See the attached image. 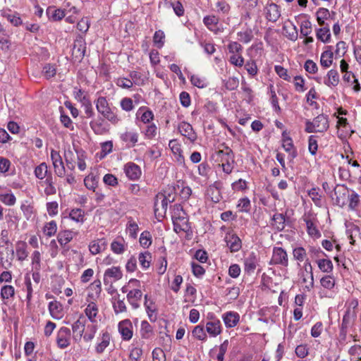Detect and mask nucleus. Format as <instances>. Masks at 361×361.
I'll list each match as a JSON object with an SVG mask.
<instances>
[{"label": "nucleus", "mask_w": 361, "mask_h": 361, "mask_svg": "<svg viewBox=\"0 0 361 361\" xmlns=\"http://www.w3.org/2000/svg\"><path fill=\"white\" fill-rule=\"evenodd\" d=\"M318 149V144L317 137L315 135H310L308 139V150L312 155L317 154Z\"/></svg>", "instance_id": "e2e57ef3"}, {"label": "nucleus", "mask_w": 361, "mask_h": 361, "mask_svg": "<svg viewBox=\"0 0 361 361\" xmlns=\"http://www.w3.org/2000/svg\"><path fill=\"white\" fill-rule=\"evenodd\" d=\"M192 335L196 339L202 341H205L207 338L206 331L202 325H197L195 326L192 331Z\"/></svg>", "instance_id": "37998d69"}, {"label": "nucleus", "mask_w": 361, "mask_h": 361, "mask_svg": "<svg viewBox=\"0 0 361 361\" xmlns=\"http://www.w3.org/2000/svg\"><path fill=\"white\" fill-rule=\"evenodd\" d=\"M335 195L338 193L342 194L341 197H336V203L338 205L343 206L345 204L346 197L349 198V207L351 209H355L359 203V197L355 193H352L350 196L348 194V192L343 186H337L334 190Z\"/></svg>", "instance_id": "20e7f679"}, {"label": "nucleus", "mask_w": 361, "mask_h": 361, "mask_svg": "<svg viewBox=\"0 0 361 361\" xmlns=\"http://www.w3.org/2000/svg\"><path fill=\"white\" fill-rule=\"evenodd\" d=\"M173 227H174V231L176 233H178L181 231H187L188 229H189V226H188V219H182V221L180 220V221H173Z\"/></svg>", "instance_id": "3c124183"}, {"label": "nucleus", "mask_w": 361, "mask_h": 361, "mask_svg": "<svg viewBox=\"0 0 361 361\" xmlns=\"http://www.w3.org/2000/svg\"><path fill=\"white\" fill-rule=\"evenodd\" d=\"M85 329V320L82 316H80L72 325L73 333L77 334V335L74 337L75 340H80L82 338Z\"/></svg>", "instance_id": "412c9836"}, {"label": "nucleus", "mask_w": 361, "mask_h": 361, "mask_svg": "<svg viewBox=\"0 0 361 361\" xmlns=\"http://www.w3.org/2000/svg\"><path fill=\"white\" fill-rule=\"evenodd\" d=\"M114 312L117 314L126 312L127 307L123 300L115 299L113 302Z\"/></svg>", "instance_id": "6e6d98bb"}, {"label": "nucleus", "mask_w": 361, "mask_h": 361, "mask_svg": "<svg viewBox=\"0 0 361 361\" xmlns=\"http://www.w3.org/2000/svg\"><path fill=\"white\" fill-rule=\"evenodd\" d=\"M165 38L164 32L162 30H157L155 32L153 41L154 43L157 46L158 48H161L164 46Z\"/></svg>", "instance_id": "0e129e2a"}, {"label": "nucleus", "mask_w": 361, "mask_h": 361, "mask_svg": "<svg viewBox=\"0 0 361 361\" xmlns=\"http://www.w3.org/2000/svg\"><path fill=\"white\" fill-rule=\"evenodd\" d=\"M97 183V178L92 173L87 176L84 179V183L86 188L89 190H92L93 191H95Z\"/></svg>", "instance_id": "de8ad7c7"}, {"label": "nucleus", "mask_w": 361, "mask_h": 361, "mask_svg": "<svg viewBox=\"0 0 361 361\" xmlns=\"http://www.w3.org/2000/svg\"><path fill=\"white\" fill-rule=\"evenodd\" d=\"M331 37L330 29L328 25H324L323 27L317 30V38L322 42H329Z\"/></svg>", "instance_id": "c9c22d12"}, {"label": "nucleus", "mask_w": 361, "mask_h": 361, "mask_svg": "<svg viewBox=\"0 0 361 361\" xmlns=\"http://www.w3.org/2000/svg\"><path fill=\"white\" fill-rule=\"evenodd\" d=\"M97 331V325H94V324L88 325L87 327V331L83 335L84 341L86 342L91 341L94 338Z\"/></svg>", "instance_id": "5fc2aeb1"}, {"label": "nucleus", "mask_w": 361, "mask_h": 361, "mask_svg": "<svg viewBox=\"0 0 361 361\" xmlns=\"http://www.w3.org/2000/svg\"><path fill=\"white\" fill-rule=\"evenodd\" d=\"M216 159L221 162V166L224 173L229 174L232 172L234 165V154L228 147L224 149H219L216 152Z\"/></svg>", "instance_id": "f03ea898"}, {"label": "nucleus", "mask_w": 361, "mask_h": 361, "mask_svg": "<svg viewBox=\"0 0 361 361\" xmlns=\"http://www.w3.org/2000/svg\"><path fill=\"white\" fill-rule=\"evenodd\" d=\"M51 159L56 174L59 177H62L65 174V167L59 152L52 149L51 151Z\"/></svg>", "instance_id": "9b49d317"}, {"label": "nucleus", "mask_w": 361, "mask_h": 361, "mask_svg": "<svg viewBox=\"0 0 361 361\" xmlns=\"http://www.w3.org/2000/svg\"><path fill=\"white\" fill-rule=\"evenodd\" d=\"M282 146L285 151L290 153L292 158H295L296 157V152L294 149L293 141L290 137H288L284 138Z\"/></svg>", "instance_id": "8fccbe9b"}, {"label": "nucleus", "mask_w": 361, "mask_h": 361, "mask_svg": "<svg viewBox=\"0 0 361 361\" xmlns=\"http://www.w3.org/2000/svg\"><path fill=\"white\" fill-rule=\"evenodd\" d=\"M118 331L124 341H129L133 336V326L128 319H123L118 324Z\"/></svg>", "instance_id": "39448f33"}, {"label": "nucleus", "mask_w": 361, "mask_h": 361, "mask_svg": "<svg viewBox=\"0 0 361 361\" xmlns=\"http://www.w3.org/2000/svg\"><path fill=\"white\" fill-rule=\"evenodd\" d=\"M321 285L327 289H332L335 286V281L331 276H325L320 280Z\"/></svg>", "instance_id": "338daca9"}, {"label": "nucleus", "mask_w": 361, "mask_h": 361, "mask_svg": "<svg viewBox=\"0 0 361 361\" xmlns=\"http://www.w3.org/2000/svg\"><path fill=\"white\" fill-rule=\"evenodd\" d=\"M183 219H188L186 214L183 209V207L180 204H175L173 209L172 213V220L175 221H182Z\"/></svg>", "instance_id": "a19ab883"}, {"label": "nucleus", "mask_w": 361, "mask_h": 361, "mask_svg": "<svg viewBox=\"0 0 361 361\" xmlns=\"http://www.w3.org/2000/svg\"><path fill=\"white\" fill-rule=\"evenodd\" d=\"M0 202L7 206H13L16 202V198L13 192H0Z\"/></svg>", "instance_id": "58836bf2"}, {"label": "nucleus", "mask_w": 361, "mask_h": 361, "mask_svg": "<svg viewBox=\"0 0 361 361\" xmlns=\"http://www.w3.org/2000/svg\"><path fill=\"white\" fill-rule=\"evenodd\" d=\"M178 130L182 135L187 137L191 142H194L197 139V135L189 123L180 122L178 126Z\"/></svg>", "instance_id": "dca6fc26"}, {"label": "nucleus", "mask_w": 361, "mask_h": 361, "mask_svg": "<svg viewBox=\"0 0 361 361\" xmlns=\"http://www.w3.org/2000/svg\"><path fill=\"white\" fill-rule=\"evenodd\" d=\"M16 252L19 261L25 260L28 256L26 243L24 241H18L16 245Z\"/></svg>", "instance_id": "7c9ffc66"}, {"label": "nucleus", "mask_w": 361, "mask_h": 361, "mask_svg": "<svg viewBox=\"0 0 361 361\" xmlns=\"http://www.w3.org/2000/svg\"><path fill=\"white\" fill-rule=\"evenodd\" d=\"M302 273H306L307 275L309 276L310 281L309 284L305 285V288L308 290H311L314 286V276L312 273V267L311 263L307 260L306 261L304 266V271Z\"/></svg>", "instance_id": "a18cd8bd"}, {"label": "nucleus", "mask_w": 361, "mask_h": 361, "mask_svg": "<svg viewBox=\"0 0 361 361\" xmlns=\"http://www.w3.org/2000/svg\"><path fill=\"white\" fill-rule=\"evenodd\" d=\"M152 354L153 361H166V355L164 350L161 348H154Z\"/></svg>", "instance_id": "774afa93"}, {"label": "nucleus", "mask_w": 361, "mask_h": 361, "mask_svg": "<svg viewBox=\"0 0 361 361\" xmlns=\"http://www.w3.org/2000/svg\"><path fill=\"white\" fill-rule=\"evenodd\" d=\"M56 68L54 65L48 63L44 66L42 70V74L47 79L53 78L56 75Z\"/></svg>", "instance_id": "13d9d810"}, {"label": "nucleus", "mask_w": 361, "mask_h": 361, "mask_svg": "<svg viewBox=\"0 0 361 361\" xmlns=\"http://www.w3.org/2000/svg\"><path fill=\"white\" fill-rule=\"evenodd\" d=\"M127 247V244L123 238H117L115 239L111 243V251L117 255L123 254Z\"/></svg>", "instance_id": "c85d7f7f"}, {"label": "nucleus", "mask_w": 361, "mask_h": 361, "mask_svg": "<svg viewBox=\"0 0 361 361\" xmlns=\"http://www.w3.org/2000/svg\"><path fill=\"white\" fill-rule=\"evenodd\" d=\"M111 338V334L107 331H102L97 338V343L95 346V351L99 354L102 353L109 345Z\"/></svg>", "instance_id": "ddd939ff"}, {"label": "nucleus", "mask_w": 361, "mask_h": 361, "mask_svg": "<svg viewBox=\"0 0 361 361\" xmlns=\"http://www.w3.org/2000/svg\"><path fill=\"white\" fill-rule=\"evenodd\" d=\"M94 103L97 112L112 124H117L121 121L114 111V108L110 106L106 97H99Z\"/></svg>", "instance_id": "f257e3e1"}, {"label": "nucleus", "mask_w": 361, "mask_h": 361, "mask_svg": "<svg viewBox=\"0 0 361 361\" xmlns=\"http://www.w3.org/2000/svg\"><path fill=\"white\" fill-rule=\"evenodd\" d=\"M319 269L323 272L330 273L333 270V264L330 259H321L317 260Z\"/></svg>", "instance_id": "49530a36"}, {"label": "nucleus", "mask_w": 361, "mask_h": 361, "mask_svg": "<svg viewBox=\"0 0 361 361\" xmlns=\"http://www.w3.org/2000/svg\"><path fill=\"white\" fill-rule=\"evenodd\" d=\"M203 22L207 27L215 34L223 32L224 27L219 23V19L214 16H207L203 19Z\"/></svg>", "instance_id": "f8f14e48"}, {"label": "nucleus", "mask_w": 361, "mask_h": 361, "mask_svg": "<svg viewBox=\"0 0 361 361\" xmlns=\"http://www.w3.org/2000/svg\"><path fill=\"white\" fill-rule=\"evenodd\" d=\"M99 313L97 305L94 302H90L85 309V314L88 319L94 323L97 321L96 318Z\"/></svg>", "instance_id": "393cba45"}, {"label": "nucleus", "mask_w": 361, "mask_h": 361, "mask_svg": "<svg viewBox=\"0 0 361 361\" xmlns=\"http://www.w3.org/2000/svg\"><path fill=\"white\" fill-rule=\"evenodd\" d=\"M222 319L227 328H233L239 322L240 315L238 312L229 311L222 314Z\"/></svg>", "instance_id": "aec40b11"}, {"label": "nucleus", "mask_w": 361, "mask_h": 361, "mask_svg": "<svg viewBox=\"0 0 361 361\" xmlns=\"http://www.w3.org/2000/svg\"><path fill=\"white\" fill-rule=\"evenodd\" d=\"M91 129L97 135H104L109 132V125L104 121V118L98 117L90 121Z\"/></svg>", "instance_id": "9d476101"}, {"label": "nucleus", "mask_w": 361, "mask_h": 361, "mask_svg": "<svg viewBox=\"0 0 361 361\" xmlns=\"http://www.w3.org/2000/svg\"><path fill=\"white\" fill-rule=\"evenodd\" d=\"M145 300L144 305L145 307L148 317L151 320H154L156 319V306L152 300H150L147 298V295H145Z\"/></svg>", "instance_id": "f704fd0d"}, {"label": "nucleus", "mask_w": 361, "mask_h": 361, "mask_svg": "<svg viewBox=\"0 0 361 361\" xmlns=\"http://www.w3.org/2000/svg\"><path fill=\"white\" fill-rule=\"evenodd\" d=\"M138 133L134 130H126L121 134V140L126 143H130L135 146L138 141Z\"/></svg>", "instance_id": "a878e982"}, {"label": "nucleus", "mask_w": 361, "mask_h": 361, "mask_svg": "<svg viewBox=\"0 0 361 361\" xmlns=\"http://www.w3.org/2000/svg\"><path fill=\"white\" fill-rule=\"evenodd\" d=\"M138 260L142 268L144 269H147L149 267L151 264L152 255L147 251L142 252L138 256Z\"/></svg>", "instance_id": "79ce46f5"}, {"label": "nucleus", "mask_w": 361, "mask_h": 361, "mask_svg": "<svg viewBox=\"0 0 361 361\" xmlns=\"http://www.w3.org/2000/svg\"><path fill=\"white\" fill-rule=\"evenodd\" d=\"M196 295V288L191 286L190 284H188L185 290V302H194L195 300Z\"/></svg>", "instance_id": "69168bd1"}, {"label": "nucleus", "mask_w": 361, "mask_h": 361, "mask_svg": "<svg viewBox=\"0 0 361 361\" xmlns=\"http://www.w3.org/2000/svg\"><path fill=\"white\" fill-rule=\"evenodd\" d=\"M124 172L126 176L132 180L139 179L142 174L140 166L133 162H128L124 166Z\"/></svg>", "instance_id": "2eb2a0df"}, {"label": "nucleus", "mask_w": 361, "mask_h": 361, "mask_svg": "<svg viewBox=\"0 0 361 361\" xmlns=\"http://www.w3.org/2000/svg\"><path fill=\"white\" fill-rule=\"evenodd\" d=\"M49 310L54 319H59L63 316L62 306L57 301H51L49 302Z\"/></svg>", "instance_id": "c756f323"}, {"label": "nucleus", "mask_w": 361, "mask_h": 361, "mask_svg": "<svg viewBox=\"0 0 361 361\" xmlns=\"http://www.w3.org/2000/svg\"><path fill=\"white\" fill-rule=\"evenodd\" d=\"M225 240L231 252L239 251L242 247L241 240L236 234H227Z\"/></svg>", "instance_id": "a211bd4d"}, {"label": "nucleus", "mask_w": 361, "mask_h": 361, "mask_svg": "<svg viewBox=\"0 0 361 361\" xmlns=\"http://www.w3.org/2000/svg\"><path fill=\"white\" fill-rule=\"evenodd\" d=\"M205 327L206 331L212 337H216L222 331L221 324L218 319H213L212 321L207 322Z\"/></svg>", "instance_id": "6ab92c4d"}, {"label": "nucleus", "mask_w": 361, "mask_h": 361, "mask_svg": "<svg viewBox=\"0 0 361 361\" xmlns=\"http://www.w3.org/2000/svg\"><path fill=\"white\" fill-rule=\"evenodd\" d=\"M152 235L149 231H143L140 237V243L144 247H148L152 244Z\"/></svg>", "instance_id": "bf43d9fd"}, {"label": "nucleus", "mask_w": 361, "mask_h": 361, "mask_svg": "<svg viewBox=\"0 0 361 361\" xmlns=\"http://www.w3.org/2000/svg\"><path fill=\"white\" fill-rule=\"evenodd\" d=\"M329 128L328 116L320 114L315 117L312 121L307 120L305 122V131L307 133H324Z\"/></svg>", "instance_id": "7ed1b4c3"}, {"label": "nucleus", "mask_w": 361, "mask_h": 361, "mask_svg": "<svg viewBox=\"0 0 361 361\" xmlns=\"http://www.w3.org/2000/svg\"><path fill=\"white\" fill-rule=\"evenodd\" d=\"M264 14L268 21L275 23L281 16L280 7L274 3L267 4L264 8Z\"/></svg>", "instance_id": "6e6552de"}, {"label": "nucleus", "mask_w": 361, "mask_h": 361, "mask_svg": "<svg viewBox=\"0 0 361 361\" xmlns=\"http://www.w3.org/2000/svg\"><path fill=\"white\" fill-rule=\"evenodd\" d=\"M271 263L287 267L288 264V258L286 252L282 247H274Z\"/></svg>", "instance_id": "1a4fd4ad"}, {"label": "nucleus", "mask_w": 361, "mask_h": 361, "mask_svg": "<svg viewBox=\"0 0 361 361\" xmlns=\"http://www.w3.org/2000/svg\"><path fill=\"white\" fill-rule=\"evenodd\" d=\"M4 16L14 26H18L23 23L19 14L17 13H5Z\"/></svg>", "instance_id": "4d7b16f0"}, {"label": "nucleus", "mask_w": 361, "mask_h": 361, "mask_svg": "<svg viewBox=\"0 0 361 361\" xmlns=\"http://www.w3.org/2000/svg\"><path fill=\"white\" fill-rule=\"evenodd\" d=\"M74 235L75 233L73 231L66 230L59 233L57 240L61 245H66L73 240Z\"/></svg>", "instance_id": "473e14b6"}, {"label": "nucleus", "mask_w": 361, "mask_h": 361, "mask_svg": "<svg viewBox=\"0 0 361 361\" xmlns=\"http://www.w3.org/2000/svg\"><path fill=\"white\" fill-rule=\"evenodd\" d=\"M173 201V196L171 197V195H169V197H166L163 193L158 194L157 195V198L154 202L155 212L161 210L164 212V213H166L169 202H172Z\"/></svg>", "instance_id": "4468645a"}, {"label": "nucleus", "mask_w": 361, "mask_h": 361, "mask_svg": "<svg viewBox=\"0 0 361 361\" xmlns=\"http://www.w3.org/2000/svg\"><path fill=\"white\" fill-rule=\"evenodd\" d=\"M86 51V42L84 39L80 37L75 40L72 49V56L75 61H80Z\"/></svg>", "instance_id": "0eeeda50"}, {"label": "nucleus", "mask_w": 361, "mask_h": 361, "mask_svg": "<svg viewBox=\"0 0 361 361\" xmlns=\"http://www.w3.org/2000/svg\"><path fill=\"white\" fill-rule=\"evenodd\" d=\"M257 264V259L254 252L250 254L244 261V270L248 274L254 273Z\"/></svg>", "instance_id": "4be33fe9"}, {"label": "nucleus", "mask_w": 361, "mask_h": 361, "mask_svg": "<svg viewBox=\"0 0 361 361\" xmlns=\"http://www.w3.org/2000/svg\"><path fill=\"white\" fill-rule=\"evenodd\" d=\"M47 172H48L47 165L46 163H44V162L41 163L35 169V176L40 180H42L46 177Z\"/></svg>", "instance_id": "603ef678"}, {"label": "nucleus", "mask_w": 361, "mask_h": 361, "mask_svg": "<svg viewBox=\"0 0 361 361\" xmlns=\"http://www.w3.org/2000/svg\"><path fill=\"white\" fill-rule=\"evenodd\" d=\"M123 276L122 271L118 267H112L107 269L104 274V281H109V279H113L114 281H118Z\"/></svg>", "instance_id": "5701e85b"}, {"label": "nucleus", "mask_w": 361, "mask_h": 361, "mask_svg": "<svg viewBox=\"0 0 361 361\" xmlns=\"http://www.w3.org/2000/svg\"><path fill=\"white\" fill-rule=\"evenodd\" d=\"M0 295L4 301L9 300L15 295V288L11 285H4L1 288Z\"/></svg>", "instance_id": "72a5a7b5"}, {"label": "nucleus", "mask_w": 361, "mask_h": 361, "mask_svg": "<svg viewBox=\"0 0 361 361\" xmlns=\"http://www.w3.org/2000/svg\"><path fill=\"white\" fill-rule=\"evenodd\" d=\"M330 16L329 11L325 8H319L316 12L317 20L321 26L325 25V20L329 19Z\"/></svg>", "instance_id": "e433bc0d"}, {"label": "nucleus", "mask_w": 361, "mask_h": 361, "mask_svg": "<svg viewBox=\"0 0 361 361\" xmlns=\"http://www.w3.org/2000/svg\"><path fill=\"white\" fill-rule=\"evenodd\" d=\"M274 222V225L279 231H281L285 227L286 217L285 215L279 213H276L272 218Z\"/></svg>", "instance_id": "09e8293b"}, {"label": "nucleus", "mask_w": 361, "mask_h": 361, "mask_svg": "<svg viewBox=\"0 0 361 361\" xmlns=\"http://www.w3.org/2000/svg\"><path fill=\"white\" fill-rule=\"evenodd\" d=\"M214 9L225 14L230 11V6L224 1L217 0L214 4Z\"/></svg>", "instance_id": "680f3d73"}, {"label": "nucleus", "mask_w": 361, "mask_h": 361, "mask_svg": "<svg viewBox=\"0 0 361 361\" xmlns=\"http://www.w3.org/2000/svg\"><path fill=\"white\" fill-rule=\"evenodd\" d=\"M137 114L140 115V119L145 123H149L154 117L153 113L145 108H140Z\"/></svg>", "instance_id": "864d4df0"}, {"label": "nucleus", "mask_w": 361, "mask_h": 361, "mask_svg": "<svg viewBox=\"0 0 361 361\" xmlns=\"http://www.w3.org/2000/svg\"><path fill=\"white\" fill-rule=\"evenodd\" d=\"M106 242L104 239H98L92 241L89 245V250L92 255L100 253L106 247Z\"/></svg>", "instance_id": "bb28decb"}, {"label": "nucleus", "mask_w": 361, "mask_h": 361, "mask_svg": "<svg viewBox=\"0 0 361 361\" xmlns=\"http://www.w3.org/2000/svg\"><path fill=\"white\" fill-rule=\"evenodd\" d=\"M71 332L67 327H61L57 332L56 343L59 348L63 349L69 346L71 343Z\"/></svg>", "instance_id": "423d86ee"}, {"label": "nucleus", "mask_w": 361, "mask_h": 361, "mask_svg": "<svg viewBox=\"0 0 361 361\" xmlns=\"http://www.w3.org/2000/svg\"><path fill=\"white\" fill-rule=\"evenodd\" d=\"M326 48L327 49L322 53L320 57V64L326 68L331 66L334 59V53L331 50V47H327Z\"/></svg>", "instance_id": "b1692460"}, {"label": "nucleus", "mask_w": 361, "mask_h": 361, "mask_svg": "<svg viewBox=\"0 0 361 361\" xmlns=\"http://www.w3.org/2000/svg\"><path fill=\"white\" fill-rule=\"evenodd\" d=\"M69 218L78 224H83L85 221V212L81 209H73L69 213Z\"/></svg>", "instance_id": "4c0bfd02"}, {"label": "nucleus", "mask_w": 361, "mask_h": 361, "mask_svg": "<svg viewBox=\"0 0 361 361\" xmlns=\"http://www.w3.org/2000/svg\"><path fill=\"white\" fill-rule=\"evenodd\" d=\"M140 334L141 338L145 340H149L153 336L154 332L152 327L148 322L142 321L141 322Z\"/></svg>", "instance_id": "2f4dec72"}, {"label": "nucleus", "mask_w": 361, "mask_h": 361, "mask_svg": "<svg viewBox=\"0 0 361 361\" xmlns=\"http://www.w3.org/2000/svg\"><path fill=\"white\" fill-rule=\"evenodd\" d=\"M142 297V293L140 288H133L127 292V300L133 309L140 307L139 302Z\"/></svg>", "instance_id": "f3484780"}, {"label": "nucleus", "mask_w": 361, "mask_h": 361, "mask_svg": "<svg viewBox=\"0 0 361 361\" xmlns=\"http://www.w3.org/2000/svg\"><path fill=\"white\" fill-rule=\"evenodd\" d=\"M307 231L308 234L314 238H319L321 237V233L317 229L314 222L310 219H305Z\"/></svg>", "instance_id": "c03bdc74"}, {"label": "nucleus", "mask_w": 361, "mask_h": 361, "mask_svg": "<svg viewBox=\"0 0 361 361\" xmlns=\"http://www.w3.org/2000/svg\"><path fill=\"white\" fill-rule=\"evenodd\" d=\"M44 234L47 237H52L54 236L57 231V224L56 222L54 220L47 222L44 224L42 228Z\"/></svg>", "instance_id": "ea45409f"}, {"label": "nucleus", "mask_w": 361, "mask_h": 361, "mask_svg": "<svg viewBox=\"0 0 361 361\" xmlns=\"http://www.w3.org/2000/svg\"><path fill=\"white\" fill-rule=\"evenodd\" d=\"M190 82L194 86H196L198 88H204L207 87L206 80L197 75H192L190 77Z\"/></svg>", "instance_id": "052dcab7"}, {"label": "nucleus", "mask_w": 361, "mask_h": 361, "mask_svg": "<svg viewBox=\"0 0 361 361\" xmlns=\"http://www.w3.org/2000/svg\"><path fill=\"white\" fill-rule=\"evenodd\" d=\"M339 82V75L336 70L331 69L328 71L324 84L328 87H336Z\"/></svg>", "instance_id": "cd10ccee"}]
</instances>
